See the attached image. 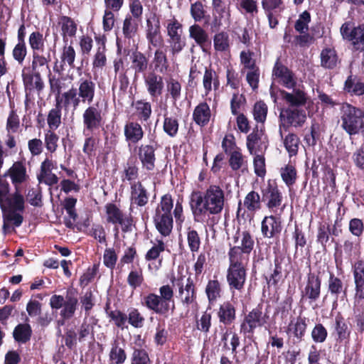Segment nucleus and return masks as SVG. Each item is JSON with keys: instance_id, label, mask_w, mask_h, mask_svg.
<instances>
[{"instance_id": "f257e3e1", "label": "nucleus", "mask_w": 364, "mask_h": 364, "mask_svg": "<svg viewBox=\"0 0 364 364\" xmlns=\"http://www.w3.org/2000/svg\"><path fill=\"white\" fill-rule=\"evenodd\" d=\"M225 203V193L219 185L211 184L203 191H192L189 205L194 222L213 225L215 216L221 214Z\"/></svg>"}, {"instance_id": "f03ea898", "label": "nucleus", "mask_w": 364, "mask_h": 364, "mask_svg": "<svg viewBox=\"0 0 364 364\" xmlns=\"http://www.w3.org/2000/svg\"><path fill=\"white\" fill-rule=\"evenodd\" d=\"M55 43L43 53H33L31 65L25 66L22 69L21 76L26 90H36L38 93L43 91L45 85L41 75V68L46 67L48 71L50 70L49 63L51 61V55H55Z\"/></svg>"}, {"instance_id": "7ed1b4c3", "label": "nucleus", "mask_w": 364, "mask_h": 364, "mask_svg": "<svg viewBox=\"0 0 364 364\" xmlns=\"http://www.w3.org/2000/svg\"><path fill=\"white\" fill-rule=\"evenodd\" d=\"M263 304L259 303L247 314H245L240 325V333L245 339L255 342V331L265 326L269 319L267 313L262 311Z\"/></svg>"}, {"instance_id": "20e7f679", "label": "nucleus", "mask_w": 364, "mask_h": 364, "mask_svg": "<svg viewBox=\"0 0 364 364\" xmlns=\"http://www.w3.org/2000/svg\"><path fill=\"white\" fill-rule=\"evenodd\" d=\"M341 127L350 136L364 131V110L346 104L341 115Z\"/></svg>"}, {"instance_id": "39448f33", "label": "nucleus", "mask_w": 364, "mask_h": 364, "mask_svg": "<svg viewBox=\"0 0 364 364\" xmlns=\"http://www.w3.org/2000/svg\"><path fill=\"white\" fill-rule=\"evenodd\" d=\"M340 32L343 39L350 43L353 53H364V23L355 26L353 21H346L341 25Z\"/></svg>"}, {"instance_id": "423d86ee", "label": "nucleus", "mask_w": 364, "mask_h": 364, "mask_svg": "<svg viewBox=\"0 0 364 364\" xmlns=\"http://www.w3.org/2000/svg\"><path fill=\"white\" fill-rule=\"evenodd\" d=\"M240 239V245L230 247L228 251V257L247 262L249 257L255 247V240L249 230H245L240 233L237 231L233 236L235 243H237Z\"/></svg>"}, {"instance_id": "0eeeda50", "label": "nucleus", "mask_w": 364, "mask_h": 364, "mask_svg": "<svg viewBox=\"0 0 364 364\" xmlns=\"http://www.w3.org/2000/svg\"><path fill=\"white\" fill-rule=\"evenodd\" d=\"M229 262L226 279L230 290L232 293L235 290L241 291L244 289L247 279L246 261L229 258Z\"/></svg>"}, {"instance_id": "6e6552de", "label": "nucleus", "mask_w": 364, "mask_h": 364, "mask_svg": "<svg viewBox=\"0 0 364 364\" xmlns=\"http://www.w3.org/2000/svg\"><path fill=\"white\" fill-rule=\"evenodd\" d=\"M262 200L271 212L277 213L278 209L283 211L285 205H282L283 196L279 188L276 179H269L267 184L261 188Z\"/></svg>"}, {"instance_id": "1a4fd4ad", "label": "nucleus", "mask_w": 364, "mask_h": 364, "mask_svg": "<svg viewBox=\"0 0 364 364\" xmlns=\"http://www.w3.org/2000/svg\"><path fill=\"white\" fill-rule=\"evenodd\" d=\"M306 120V113L301 108L283 109L279 116V133L282 137V130L287 132L291 127H301Z\"/></svg>"}, {"instance_id": "9d476101", "label": "nucleus", "mask_w": 364, "mask_h": 364, "mask_svg": "<svg viewBox=\"0 0 364 364\" xmlns=\"http://www.w3.org/2000/svg\"><path fill=\"white\" fill-rule=\"evenodd\" d=\"M83 132L95 133L103 127L105 112L99 102L90 104L82 113Z\"/></svg>"}, {"instance_id": "9b49d317", "label": "nucleus", "mask_w": 364, "mask_h": 364, "mask_svg": "<svg viewBox=\"0 0 364 364\" xmlns=\"http://www.w3.org/2000/svg\"><path fill=\"white\" fill-rule=\"evenodd\" d=\"M322 279L320 272H312L310 269L306 274L304 287L301 289V300L311 304L317 301L321 294Z\"/></svg>"}, {"instance_id": "f8f14e48", "label": "nucleus", "mask_w": 364, "mask_h": 364, "mask_svg": "<svg viewBox=\"0 0 364 364\" xmlns=\"http://www.w3.org/2000/svg\"><path fill=\"white\" fill-rule=\"evenodd\" d=\"M348 291V284L345 276L335 274L334 272H329L326 282V291L334 299L332 304V310L337 308L338 299L343 300L346 298Z\"/></svg>"}, {"instance_id": "ddd939ff", "label": "nucleus", "mask_w": 364, "mask_h": 364, "mask_svg": "<svg viewBox=\"0 0 364 364\" xmlns=\"http://www.w3.org/2000/svg\"><path fill=\"white\" fill-rule=\"evenodd\" d=\"M146 38L149 46H164V38L161 31L160 16L153 13L146 21Z\"/></svg>"}, {"instance_id": "4468645a", "label": "nucleus", "mask_w": 364, "mask_h": 364, "mask_svg": "<svg viewBox=\"0 0 364 364\" xmlns=\"http://www.w3.org/2000/svg\"><path fill=\"white\" fill-rule=\"evenodd\" d=\"M77 93L82 103L92 104L97 92V83L91 75L79 78L77 82Z\"/></svg>"}, {"instance_id": "2eb2a0df", "label": "nucleus", "mask_w": 364, "mask_h": 364, "mask_svg": "<svg viewBox=\"0 0 364 364\" xmlns=\"http://www.w3.org/2000/svg\"><path fill=\"white\" fill-rule=\"evenodd\" d=\"M272 76L279 80V82L286 88H294L296 86V77L294 72L284 65L278 58L272 69Z\"/></svg>"}, {"instance_id": "dca6fc26", "label": "nucleus", "mask_w": 364, "mask_h": 364, "mask_svg": "<svg viewBox=\"0 0 364 364\" xmlns=\"http://www.w3.org/2000/svg\"><path fill=\"white\" fill-rule=\"evenodd\" d=\"M282 228L280 214L279 215H266L261 223V232L264 238L279 237Z\"/></svg>"}, {"instance_id": "f3484780", "label": "nucleus", "mask_w": 364, "mask_h": 364, "mask_svg": "<svg viewBox=\"0 0 364 364\" xmlns=\"http://www.w3.org/2000/svg\"><path fill=\"white\" fill-rule=\"evenodd\" d=\"M183 277L177 279V286L178 287V295L181 297V303L184 305H190L196 302L197 288L196 285L191 276L186 279V284L182 282Z\"/></svg>"}, {"instance_id": "a211bd4d", "label": "nucleus", "mask_w": 364, "mask_h": 364, "mask_svg": "<svg viewBox=\"0 0 364 364\" xmlns=\"http://www.w3.org/2000/svg\"><path fill=\"white\" fill-rule=\"evenodd\" d=\"M3 177H9L15 188H20L22 183L30 179L29 175L27 173L26 164L21 161H15L4 173Z\"/></svg>"}, {"instance_id": "6ab92c4d", "label": "nucleus", "mask_w": 364, "mask_h": 364, "mask_svg": "<svg viewBox=\"0 0 364 364\" xmlns=\"http://www.w3.org/2000/svg\"><path fill=\"white\" fill-rule=\"evenodd\" d=\"M159 145L157 142L154 144H141L139 146L138 157L142 167L148 171H153L156 167V151Z\"/></svg>"}, {"instance_id": "aec40b11", "label": "nucleus", "mask_w": 364, "mask_h": 364, "mask_svg": "<svg viewBox=\"0 0 364 364\" xmlns=\"http://www.w3.org/2000/svg\"><path fill=\"white\" fill-rule=\"evenodd\" d=\"M144 85L150 97L154 100L159 97L164 88V78L154 71L144 75Z\"/></svg>"}, {"instance_id": "412c9836", "label": "nucleus", "mask_w": 364, "mask_h": 364, "mask_svg": "<svg viewBox=\"0 0 364 364\" xmlns=\"http://www.w3.org/2000/svg\"><path fill=\"white\" fill-rule=\"evenodd\" d=\"M309 318L301 315L290 321L286 333L294 337V343H299L304 340L308 327Z\"/></svg>"}, {"instance_id": "4be33fe9", "label": "nucleus", "mask_w": 364, "mask_h": 364, "mask_svg": "<svg viewBox=\"0 0 364 364\" xmlns=\"http://www.w3.org/2000/svg\"><path fill=\"white\" fill-rule=\"evenodd\" d=\"M188 36L193 40L203 52H207L211 48V40L207 31L197 23L188 28Z\"/></svg>"}, {"instance_id": "5701e85b", "label": "nucleus", "mask_w": 364, "mask_h": 364, "mask_svg": "<svg viewBox=\"0 0 364 364\" xmlns=\"http://www.w3.org/2000/svg\"><path fill=\"white\" fill-rule=\"evenodd\" d=\"M153 222L161 236L168 237L171 235L173 228V214L160 213L159 210L154 211Z\"/></svg>"}, {"instance_id": "b1692460", "label": "nucleus", "mask_w": 364, "mask_h": 364, "mask_svg": "<svg viewBox=\"0 0 364 364\" xmlns=\"http://www.w3.org/2000/svg\"><path fill=\"white\" fill-rule=\"evenodd\" d=\"M343 90L351 97H363L364 96V81L361 77L353 74L350 71L344 82Z\"/></svg>"}, {"instance_id": "393cba45", "label": "nucleus", "mask_w": 364, "mask_h": 364, "mask_svg": "<svg viewBox=\"0 0 364 364\" xmlns=\"http://www.w3.org/2000/svg\"><path fill=\"white\" fill-rule=\"evenodd\" d=\"M125 141L130 144H136L144 136V132L141 125L136 121H128L124 127Z\"/></svg>"}, {"instance_id": "a878e982", "label": "nucleus", "mask_w": 364, "mask_h": 364, "mask_svg": "<svg viewBox=\"0 0 364 364\" xmlns=\"http://www.w3.org/2000/svg\"><path fill=\"white\" fill-rule=\"evenodd\" d=\"M237 310L235 304L231 301H225L221 304L217 312L219 322L224 326H230L235 323L237 318Z\"/></svg>"}, {"instance_id": "bb28decb", "label": "nucleus", "mask_w": 364, "mask_h": 364, "mask_svg": "<svg viewBox=\"0 0 364 364\" xmlns=\"http://www.w3.org/2000/svg\"><path fill=\"white\" fill-rule=\"evenodd\" d=\"M75 56L76 53L75 48L71 45L68 46L67 43H65L60 54V63L58 65V60L55 61L53 68V71L56 73L61 74L65 70L64 66L66 64H68L70 68H75Z\"/></svg>"}, {"instance_id": "cd10ccee", "label": "nucleus", "mask_w": 364, "mask_h": 364, "mask_svg": "<svg viewBox=\"0 0 364 364\" xmlns=\"http://www.w3.org/2000/svg\"><path fill=\"white\" fill-rule=\"evenodd\" d=\"M78 306L77 292L73 289H67L65 300L60 315L63 320L70 319L74 315Z\"/></svg>"}, {"instance_id": "c85d7f7f", "label": "nucleus", "mask_w": 364, "mask_h": 364, "mask_svg": "<svg viewBox=\"0 0 364 364\" xmlns=\"http://www.w3.org/2000/svg\"><path fill=\"white\" fill-rule=\"evenodd\" d=\"M291 93L285 90H281L280 94L284 100L289 105V107L294 108L304 106L308 101L307 94L301 89L292 88Z\"/></svg>"}, {"instance_id": "c756f323", "label": "nucleus", "mask_w": 364, "mask_h": 364, "mask_svg": "<svg viewBox=\"0 0 364 364\" xmlns=\"http://www.w3.org/2000/svg\"><path fill=\"white\" fill-rule=\"evenodd\" d=\"M333 333L338 343H348L350 338L351 331L340 313L335 317Z\"/></svg>"}, {"instance_id": "7c9ffc66", "label": "nucleus", "mask_w": 364, "mask_h": 364, "mask_svg": "<svg viewBox=\"0 0 364 364\" xmlns=\"http://www.w3.org/2000/svg\"><path fill=\"white\" fill-rule=\"evenodd\" d=\"M212 117V112L210 106L206 102H201L196 105L193 109V121L200 127L207 126Z\"/></svg>"}, {"instance_id": "2f4dec72", "label": "nucleus", "mask_w": 364, "mask_h": 364, "mask_svg": "<svg viewBox=\"0 0 364 364\" xmlns=\"http://www.w3.org/2000/svg\"><path fill=\"white\" fill-rule=\"evenodd\" d=\"M202 82L206 96L208 95L213 90L216 91L219 89L220 85V77L218 74L212 68L211 65L204 68Z\"/></svg>"}, {"instance_id": "473e14b6", "label": "nucleus", "mask_w": 364, "mask_h": 364, "mask_svg": "<svg viewBox=\"0 0 364 364\" xmlns=\"http://www.w3.org/2000/svg\"><path fill=\"white\" fill-rule=\"evenodd\" d=\"M25 200L21 193L20 188H15V192L10 196L9 195L3 200L2 212L6 211H20L23 212L25 208Z\"/></svg>"}, {"instance_id": "72a5a7b5", "label": "nucleus", "mask_w": 364, "mask_h": 364, "mask_svg": "<svg viewBox=\"0 0 364 364\" xmlns=\"http://www.w3.org/2000/svg\"><path fill=\"white\" fill-rule=\"evenodd\" d=\"M141 302L143 306L155 314L164 317L168 316V312L166 309L158 294L155 293H149L142 298Z\"/></svg>"}, {"instance_id": "f704fd0d", "label": "nucleus", "mask_w": 364, "mask_h": 364, "mask_svg": "<svg viewBox=\"0 0 364 364\" xmlns=\"http://www.w3.org/2000/svg\"><path fill=\"white\" fill-rule=\"evenodd\" d=\"M140 21L131 17L129 14L125 16L122 27V33L124 41L129 43L131 40L134 41V38L139 33Z\"/></svg>"}, {"instance_id": "c9c22d12", "label": "nucleus", "mask_w": 364, "mask_h": 364, "mask_svg": "<svg viewBox=\"0 0 364 364\" xmlns=\"http://www.w3.org/2000/svg\"><path fill=\"white\" fill-rule=\"evenodd\" d=\"M130 190L131 200L134 204L142 207L148 203L149 194L141 181L132 183Z\"/></svg>"}, {"instance_id": "e433bc0d", "label": "nucleus", "mask_w": 364, "mask_h": 364, "mask_svg": "<svg viewBox=\"0 0 364 364\" xmlns=\"http://www.w3.org/2000/svg\"><path fill=\"white\" fill-rule=\"evenodd\" d=\"M156 50L154 51V58L152 60V65L155 73H165L169 68V62L167 56V49L161 47H156Z\"/></svg>"}, {"instance_id": "4c0bfd02", "label": "nucleus", "mask_w": 364, "mask_h": 364, "mask_svg": "<svg viewBox=\"0 0 364 364\" xmlns=\"http://www.w3.org/2000/svg\"><path fill=\"white\" fill-rule=\"evenodd\" d=\"M58 25L61 29V36L64 43H67L68 38L75 37L77 30V25L70 16H61L59 18Z\"/></svg>"}, {"instance_id": "58836bf2", "label": "nucleus", "mask_w": 364, "mask_h": 364, "mask_svg": "<svg viewBox=\"0 0 364 364\" xmlns=\"http://www.w3.org/2000/svg\"><path fill=\"white\" fill-rule=\"evenodd\" d=\"M59 102L60 107L67 109L70 106L76 109L80 104V98L77 93L75 87H72L68 91L59 95L58 98H55V104Z\"/></svg>"}, {"instance_id": "ea45409f", "label": "nucleus", "mask_w": 364, "mask_h": 364, "mask_svg": "<svg viewBox=\"0 0 364 364\" xmlns=\"http://www.w3.org/2000/svg\"><path fill=\"white\" fill-rule=\"evenodd\" d=\"M130 60L131 68L134 70L135 76L146 73L149 66V58L144 53L134 50L130 56Z\"/></svg>"}, {"instance_id": "a19ab883", "label": "nucleus", "mask_w": 364, "mask_h": 364, "mask_svg": "<svg viewBox=\"0 0 364 364\" xmlns=\"http://www.w3.org/2000/svg\"><path fill=\"white\" fill-rule=\"evenodd\" d=\"M321 65L325 69L333 70L340 63L337 51L334 48H325L320 54Z\"/></svg>"}, {"instance_id": "79ce46f5", "label": "nucleus", "mask_w": 364, "mask_h": 364, "mask_svg": "<svg viewBox=\"0 0 364 364\" xmlns=\"http://www.w3.org/2000/svg\"><path fill=\"white\" fill-rule=\"evenodd\" d=\"M205 291L209 305H214L217 300L222 296V284L216 277L208 282Z\"/></svg>"}, {"instance_id": "37998d69", "label": "nucleus", "mask_w": 364, "mask_h": 364, "mask_svg": "<svg viewBox=\"0 0 364 364\" xmlns=\"http://www.w3.org/2000/svg\"><path fill=\"white\" fill-rule=\"evenodd\" d=\"M264 129L262 127L259 129L258 125L253 129L252 133L247 136V148L250 154H255V147L257 146V151H261L262 144H259L262 141V136L264 135Z\"/></svg>"}, {"instance_id": "c03bdc74", "label": "nucleus", "mask_w": 364, "mask_h": 364, "mask_svg": "<svg viewBox=\"0 0 364 364\" xmlns=\"http://www.w3.org/2000/svg\"><path fill=\"white\" fill-rule=\"evenodd\" d=\"M105 311L109 318V322H113L116 327L122 330L127 327V315L119 309L112 310L109 301L105 304Z\"/></svg>"}, {"instance_id": "a18cd8bd", "label": "nucleus", "mask_w": 364, "mask_h": 364, "mask_svg": "<svg viewBox=\"0 0 364 364\" xmlns=\"http://www.w3.org/2000/svg\"><path fill=\"white\" fill-rule=\"evenodd\" d=\"M334 242L331 237V226L328 223H319L317 228L316 242L321 245L323 251L327 250V246Z\"/></svg>"}, {"instance_id": "49530a36", "label": "nucleus", "mask_w": 364, "mask_h": 364, "mask_svg": "<svg viewBox=\"0 0 364 364\" xmlns=\"http://www.w3.org/2000/svg\"><path fill=\"white\" fill-rule=\"evenodd\" d=\"M179 130V120L177 116L167 112L164 114L163 131L171 138L177 136Z\"/></svg>"}, {"instance_id": "de8ad7c7", "label": "nucleus", "mask_w": 364, "mask_h": 364, "mask_svg": "<svg viewBox=\"0 0 364 364\" xmlns=\"http://www.w3.org/2000/svg\"><path fill=\"white\" fill-rule=\"evenodd\" d=\"M159 298L165 306L168 312L171 311L173 313L176 309L174 301V291L173 288L169 284H166L160 287L159 288Z\"/></svg>"}, {"instance_id": "09e8293b", "label": "nucleus", "mask_w": 364, "mask_h": 364, "mask_svg": "<svg viewBox=\"0 0 364 364\" xmlns=\"http://www.w3.org/2000/svg\"><path fill=\"white\" fill-rule=\"evenodd\" d=\"M281 138L289 158L296 156L301 144L299 137L294 133H289L284 136L282 135Z\"/></svg>"}, {"instance_id": "8fccbe9b", "label": "nucleus", "mask_w": 364, "mask_h": 364, "mask_svg": "<svg viewBox=\"0 0 364 364\" xmlns=\"http://www.w3.org/2000/svg\"><path fill=\"white\" fill-rule=\"evenodd\" d=\"M139 167L136 164V161L134 159H129L127 162L124 165V170L122 174V181H129L130 186L139 177Z\"/></svg>"}, {"instance_id": "3c124183", "label": "nucleus", "mask_w": 364, "mask_h": 364, "mask_svg": "<svg viewBox=\"0 0 364 364\" xmlns=\"http://www.w3.org/2000/svg\"><path fill=\"white\" fill-rule=\"evenodd\" d=\"M32 333L30 324L19 323L14 329L13 337L16 342L26 343L31 340Z\"/></svg>"}, {"instance_id": "603ef678", "label": "nucleus", "mask_w": 364, "mask_h": 364, "mask_svg": "<svg viewBox=\"0 0 364 364\" xmlns=\"http://www.w3.org/2000/svg\"><path fill=\"white\" fill-rule=\"evenodd\" d=\"M281 178L285 185L291 188L292 187L297 180V170L294 165L287 164L279 170Z\"/></svg>"}, {"instance_id": "864d4df0", "label": "nucleus", "mask_w": 364, "mask_h": 364, "mask_svg": "<svg viewBox=\"0 0 364 364\" xmlns=\"http://www.w3.org/2000/svg\"><path fill=\"white\" fill-rule=\"evenodd\" d=\"M135 114L138 119L142 122H148L152 114L151 105L144 100L136 101L134 104Z\"/></svg>"}, {"instance_id": "5fc2aeb1", "label": "nucleus", "mask_w": 364, "mask_h": 364, "mask_svg": "<svg viewBox=\"0 0 364 364\" xmlns=\"http://www.w3.org/2000/svg\"><path fill=\"white\" fill-rule=\"evenodd\" d=\"M166 250V244L162 239H156V242L153 246L146 252L144 258L146 261H156L159 260V264L162 262V258L160 256L162 252Z\"/></svg>"}, {"instance_id": "6e6d98bb", "label": "nucleus", "mask_w": 364, "mask_h": 364, "mask_svg": "<svg viewBox=\"0 0 364 364\" xmlns=\"http://www.w3.org/2000/svg\"><path fill=\"white\" fill-rule=\"evenodd\" d=\"M206 13L207 11L205 9V6L201 1H197L191 4L190 14L195 23L205 20V24H207L210 16H206Z\"/></svg>"}, {"instance_id": "4d7b16f0", "label": "nucleus", "mask_w": 364, "mask_h": 364, "mask_svg": "<svg viewBox=\"0 0 364 364\" xmlns=\"http://www.w3.org/2000/svg\"><path fill=\"white\" fill-rule=\"evenodd\" d=\"M262 201L260 195L255 191H251L245 197L244 205L248 211L254 213L261 209Z\"/></svg>"}, {"instance_id": "13d9d810", "label": "nucleus", "mask_w": 364, "mask_h": 364, "mask_svg": "<svg viewBox=\"0 0 364 364\" xmlns=\"http://www.w3.org/2000/svg\"><path fill=\"white\" fill-rule=\"evenodd\" d=\"M109 358L110 362L114 364H122L127 359L125 350L119 347V342L116 340L112 343Z\"/></svg>"}, {"instance_id": "bf43d9fd", "label": "nucleus", "mask_w": 364, "mask_h": 364, "mask_svg": "<svg viewBox=\"0 0 364 364\" xmlns=\"http://www.w3.org/2000/svg\"><path fill=\"white\" fill-rule=\"evenodd\" d=\"M107 222L112 224H119L124 216L122 211L112 203H108L105 205Z\"/></svg>"}, {"instance_id": "052dcab7", "label": "nucleus", "mask_w": 364, "mask_h": 364, "mask_svg": "<svg viewBox=\"0 0 364 364\" xmlns=\"http://www.w3.org/2000/svg\"><path fill=\"white\" fill-rule=\"evenodd\" d=\"M213 46L216 51L224 52L228 50L230 48L228 33L224 31L217 32L213 36Z\"/></svg>"}, {"instance_id": "680f3d73", "label": "nucleus", "mask_w": 364, "mask_h": 364, "mask_svg": "<svg viewBox=\"0 0 364 364\" xmlns=\"http://www.w3.org/2000/svg\"><path fill=\"white\" fill-rule=\"evenodd\" d=\"M328 336L326 327L320 321L315 323L311 331V337L315 343H324Z\"/></svg>"}, {"instance_id": "e2e57ef3", "label": "nucleus", "mask_w": 364, "mask_h": 364, "mask_svg": "<svg viewBox=\"0 0 364 364\" xmlns=\"http://www.w3.org/2000/svg\"><path fill=\"white\" fill-rule=\"evenodd\" d=\"M237 150L233 151L230 154V158L228 160L229 166L232 171H238L239 169L247 166V162L245 160V157L242 155L240 150L237 148Z\"/></svg>"}, {"instance_id": "0e129e2a", "label": "nucleus", "mask_w": 364, "mask_h": 364, "mask_svg": "<svg viewBox=\"0 0 364 364\" xmlns=\"http://www.w3.org/2000/svg\"><path fill=\"white\" fill-rule=\"evenodd\" d=\"M182 86L181 82L173 77L166 81L167 94L170 95L171 100L176 102L181 97Z\"/></svg>"}, {"instance_id": "69168bd1", "label": "nucleus", "mask_w": 364, "mask_h": 364, "mask_svg": "<svg viewBox=\"0 0 364 364\" xmlns=\"http://www.w3.org/2000/svg\"><path fill=\"white\" fill-rule=\"evenodd\" d=\"M61 109L60 107L59 102L58 105L55 104L54 108L51 109L47 117V123L50 129H57L61 124Z\"/></svg>"}, {"instance_id": "338daca9", "label": "nucleus", "mask_w": 364, "mask_h": 364, "mask_svg": "<svg viewBox=\"0 0 364 364\" xmlns=\"http://www.w3.org/2000/svg\"><path fill=\"white\" fill-rule=\"evenodd\" d=\"M28 43L33 53L44 52V38L39 31H34L30 34Z\"/></svg>"}, {"instance_id": "774afa93", "label": "nucleus", "mask_w": 364, "mask_h": 364, "mask_svg": "<svg viewBox=\"0 0 364 364\" xmlns=\"http://www.w3.org/2000/svg\"><path fill=\"white\" fill-rule=\"evenodd\" d=\"M131 364H151L148 352L143 348H134Z\"/></svg>"}]
</instances>
